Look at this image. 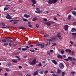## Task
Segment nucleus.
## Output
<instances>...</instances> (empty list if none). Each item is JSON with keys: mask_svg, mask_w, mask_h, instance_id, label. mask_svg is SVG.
<instances>
[{"mask_svg": "<svg viewBox=\"0 0 76 76\" xmlns=\"http://www.w3.org/2000/svg\"><path fill=\"white\" fill-rule=\"evenodd\" d=\"M37 60L35 59H34L33 60V61H32L31 62H29V64H30V65H34V64H35Z\"/></svg>", "mask_w": 76, "mask_h": 76, "instance_id": "nucleus-1", "label": "nucleus"}, {"mask_svg": "<svg viewBox=\"0 0 76 76\" xmlns=\"http://www.w3.org/2000/svg\"><path fill=\"white\" fill-rule=\"evenodd\" d=\"M59 67L60 69H63L64 68V64H63V63H61L59 64Z\"/></svg>", "mask_w": 76, "mask_h": 76, "instance_id": "nucleus-2", "label": "nucleus"}, {"mask_svg": "<svg viewBox=\"0 0 76 76\" xmlns=\"http://www.w3.org/2000/svg\"><path fill=\"white\" fill-rule=\"evenodd\" d=\"M45 45L44 44V43H42V44H38L36 46H38V47H40L41 46V48H43V47H44Z\"/></svg>", "mask_w": 76, "mask_h": 76, "instance_id": "nucleus-3", "label": "nucleus"}, {"mask_svg": "<svg viewBox=\"0 0 76 76\" xmlns=\"http://www.w3.org/2000/svg\"><path fill=\"white\" fill-rule=\"evenodd\" d=\"M57 37H58V38L60 39L61 40H62L63 39V38L61 37V35H60V33H58L57 34Z\"/></svg>", "mask_w": 76, "mask_h": 76, "instance_id": "nucleus-4", "label": "nucleus"}, {"mask_svg": "<svg viewBox=\"0 0 76 76\" xmlns=\"http://www.w3.org/2000/svg\"><path fill=\"white\" fill-rule=\"evenodd\" d=\"M52 62L53 63H54L55 65H57V61H56V60H52Z\"/></svg>", "mask_w": 76, "mask_h": 76, "instance_id": "nucleus-5", "label": "nucleus"}, {"mask_svg": "<svg viewBox=\"0 0 76 76\" xmlns=\"http://www.w3.org/2000/svg\"><path fill=\"white\" fill-rule=\"evenodd\" d=\"M69 28V26L67 25H66L64 27V29L65 31H67V29H68Z\"/></svg>", "mask_w": 76, "mask_h": 76, "instance_id": "nucleus-6", "label": "nucleus"}, {"mask_svg": "<svg viewBox=\"0 0 76 76\" xmlns=\"http://www.w3.org/2000/svg\"><path fill=\"white\" fill-rule=\"evenodd\" d=\"M57 57L58 58H61V59H62L63 58V57L61 55L59 54L58 56H57Z\"/></svg>", "mask_w": 76, "mask_h": 76, "instance_id": "nucleus-7", "label": "nucleus"}, {"mask_svg": "<svg viewBox=\"0 0 76 76\" xmlns=\"http://www.w3.org/2000/svg\"><path fill=\"white\" fill-rule=\"evenodd\" d=\"M65 51H66V52H69V53H70L71 52H72V50L70 49H66L65 50Z\"/></svg>", "mask_w": 76, "mask_h": 76, "instance_id": "nucleus-8", "label": "nucleus"}, {"mask_svg": "<svg viewBox=\"0 0 76 76\" xmlns=\"http://www.w3.org/2000/svg\"><path fill=\"white\" fill-rule=\"evenodd\" d=\"M38 72H39V71H37L36 72H34L33 73V76H35V75H38Z\"/></svg>", "mask_w": 76, "mask_h": 76, "instance_id": "nucleus-9", "label": "nucleus"}, {"mask_svg": "<svg viewBox=\"0 0 76 76\" xmlns=\"http://www.w3.org/2000/svg\"><path fill=\"white\" fill-rule=\"evenodd\" d=\"M24 16L25 18H29V17H30V15H27V14H24Z\"/></svg>", "mask_w": 76, "mask_h": 76, "instance_id": "nucleus-10", "label": "nucleus"}, {"mask_svg": "<svg viewBox=\"0 0 76 76\" xmlns=\"http://www.w3.org/2000/svg\"><path fill=\"white\" fill-rule=\"evenodd\" d=\"M68 59L69 60H70V61H72V60H73V58L71 56H69Z\"/></svg>", "mask_w": 76, "mask_h": 76, "instance_id": "nucleus-11", "label": "nucleus"}, {"mask_svg": "<svg viewBox=\"0 0 76 76\" xmlns=\"http://www.w3.org/2000/svg\"><path fill=\"white\" fill-rule=\"evenodd\" d=\"M71 17H72V15H69L67 18L68 20H70V19H71Z\"/></svg>", "mask_w": 76, "mask_h": 76, "instance_id": "nucleus-12", "label": "nucleus"}, {"mask_svg": "<svg viewBox=\"0 0 76 76\" xmlns=\"http://www.w3.org/2000/svg\"><path fill=\"white\" fill-rule=\"evenodd\" d=\"M28 49L26 48H22V50L23 51H26V50H28Z\"/></svg>", "mask_w": 76, "mask_h": 76, "instance_id": "nucleus-13", "label": "nucleus"}, {"mask_svg": "<svg viewBox=\"0 0 76 76\" xmlns=\"http://www.w3.org/2000/svg\"><path fill=\"white\" fill-rule=\"evenodd\" d=\"M12 63H18V61L16 59H13L12 60Z\"/></svg>", "mask_w": 76, "mask_h": 76, "instance_id": "nucleus-14", "label": "nucleus"}, {"mask_svg": "<svg viewBox=\"0 0 76 76\" xmlns=\"http://www.w3.org/2000/svg\"><path fill=\"white\" fill-rule=\"evenodd\" d=\"M57 73L58 74H60V73H61V70H60V69H57Z\"/></svg>", "mask_w": 76, "mask_h": 76, "instance_id": "nucleus-15", "label": "nucleus"}, {"mask_svg": "<svg viewBox=\"0 0 76 76\" xmlns=\"http://www.w3.org/2000/svg\"><path fill=\"white\" fill-rule=\"evenodd\" d=\"M28 26L30 27V28H32V25L31 24V22H28Z\"/></svg>", "mask_w": 76, "mask_h": 76, "instance_id": "nucleus-16", "label": "nucleus"}, {"mask_svg": "<svg viewBox=\"0 0 76 76\" xmlns=\"http://www.w3.org/2000/svg\"><path fill=\"white\" fill-rule=\"evenodd\" d=\"M72 13L73 15H74L75 16H76V12L75 11H72Z\"/></svg>", "mask_w": 76, "mask_h": 76, "instance_id": "nucleus-17", "label": "nucleus"}, {"mask_svg": "<svg viewBox=\"0 0 76 76\" xmlns=\"http://www.w3.org/2000/svg\"><path fill=\"white\" fill-rule=\"evenodd\" d=\"M38 19V18H37V17H35L33 18L32 19V21H33V22H34V21H35L36 20H37Z\"/></svg>", "mask_w": 76, "mask_h": 76, "instance_id": "nucleus-18", "label": "nucleus"}, {"mask_svg": "<svg viewBox=\"0 0 76 76\" xmlns=\"http://www.w3.org/2000/svg\"><path fill=\"white\" fill-rule=\"evenodd\" d=\"M9 9V7H6L4 8V10H8Z\"/></svg>", "mask_w": 76, "mask_h": 76, "instance_id": "nucleus-19", "label": "nucleus"}, {"mask_svg": "<svg viewBox=\"0 0 76 76\" xmlns=\"http://www.w3.org/2000/svg\"><path fill=\"white\" fill-rule=\"evenodd\" d=\"M74 31H75V32H76V29L74 28H72L71 30V32H74Z\"/></svg>", "mask_w": 76, "mask_h": 76, "instance_id": "nucleus-20", "label": "nucleus"}, {"mask_svg": "<svg viewBox=\"0 0 76 76\" xmlns=\"http://www.w3.org/2000/svg\"><path fill=\"white\" fill-rule=\"evenodd\" d=\"M52 0H49L48 3V4H51L52 3H53V2H52Z\"/></svg>", "mask_w": 76, "mask_h": 76, "instance_id": "nucleus-21", "label": "nucleus"}, {"mask_svg": "<svg viewBox=\"0 0 76 76\" xmlns=\"http://www.w3.org/2000/svg\"><path fill=\"white\" fill-rule=\"evenodd\" d=\"M57 0H52V3H57Z\"/></svg>", "mask_w": 76, "mask_h": 76, "instance_id": "nucleus-22", "label": "nucleus"}, {"mask_svg": "<svg viewBox=\"0 0 76 76\" xmlns=\"http://www.w3.org/2000/svg\"><path fill=\"white\" fill-rule=\"evenodd\" d=\"M6 18L8 19H9L10 20L12 19V17L8 16H6Z\"/></svg>", "mask_w": 76, "mask_h": 76, "instance_id": "nucleus-23", "label": "nucleus"}, {"mask_svg": "<svg viewBox=\"0 0 76 76\" xmlns=\"http://www.w3.org/2000/svg\"><path fill=\"white\" fill-rule=\"evenodd\" d=\"M46 25H48V26H50L51 25V23L49 22H47L46 23Z\"/></svg>", "mask_w": 76, "mask_h": 76, "instance_id": "nucleus-24", "label": "nucleus"}, {"mask_svg": "<svg viewBox=\"0 0 76 76\" xmlns=\"http://www.w3.org/2000/svg\"><path fill=\"white\" fill-rule=\"evenodd\" d=\"M38 71H40L39 73L40 74H43V70H39Z\"/></svg>", "mask_w": 76, "mask_h": 76, "instance_id": "nucleus-25", "label": "nucleus"}, {"mask_svg": "<svg viewBox=\"0 0 76 76\" xmlns=\"http://www.w3.org/2000/svg\"><path fill=\"white\" fill-rule=\"evenodd\" d=\"M18 28L20 29H25V28L22 27H19Z\"/></svg>", "mask_w": 76, "mask_h": 76, "instance_id": "nucleus-26", "label": "nucleus"}, {"mask_svg": "<svg viewBox=\"0 0 76 76\" xmlns=\"http://www.w3.org/2000/svg\"><path fill=\"white\" fill-rule=\"evenodd\" d=\"M31 1L33 4H36V1L35 0H32Z\"/></svg>", "mask_w": 76, "mask_h": 76, "instance_id": "nucleus-27", "label": "nucleus"}, {"mask_svg": "<svg viewBox=\"0 0 76 76\" xmlns=\"http://www.w3.org/2000/svg\"><path fill=\"white\" fill-rule=\"evenodd\" d=\"M46 35H44V37H45V38H47V37H48L49 36V35H47V34H45Z\"/></svg>", "mask_w": 76, "mask_h": 76, "instance_id": "nucleus-28", "label": "nucleus"}, {"mask_svg": "<svg viewBox=\"0 0 76 76\" xmlns=\"http://www.w3.org/2000/svg\"><path fill=\"white\" fill-rule=\"evenodd\" d=\"M52 45H52L51 46V47H53L54 46H56V43H53L52 44Z\"/></svg>", "mask_w": 76, "mask_h": 76, "instance_id": "nucleus-29", "label": "nucleus"}, {"mask_svg": "<svg viewBox=\"0 0 76 76\" xmlns=\"http://www.w3.org/2000/svg\"><path fill=\"white\" fill-rule=\"evenodd\" d=\"M23 21H24V22H27V21L28 20L27 19H26L25 18H23Z\"/></svg>", "mask_w": 76, "mask_h": 76, "instance_id": "nucleus-30", "label": "nucleus"}, {"mask_svg": "<svg viewBox=\"0 0 76 76\" xmlns=\"http://www.w3.org/2000/svg\"><path fill=\"white\" fill-rule=\"evenodd\" d=\"M2 42H6V40L5 39H4L2 40Z\"/></svg>", "mask_w": 76, "mask_h": 76, "instance_id": "nucleus-31", "label": "nucleus"}, {"mask_svg": "<svg viewBox=\"0 0 76 76\" xmlns=\"http://www.w3.org/2000/svg\"><path fill=\"white\" fill-rule=\"evenodd\" d=\"M52 41H54V40H55V36H53L52 37Z\"/></svg>", "mask_w": 76, "mask_h": 76, "instance_id": "nucleus-32", "label": "nucleus"}, {"mask_svg": "<svg viewBox=\"0 0 76 76\" xmlns=\"http://www.w3.org/2000/svg\"><path fill=\"white\" fill-rule=\"evenodd\" d=\"M11 65H12V64H11V63H9L7 64V66H11Z\"/></svg>", "mask_w": 76, "mask_h": 76, "instance_id": "nucleus-33", "label": "nucleus"}, {"mask_svg": "<svg viewBox=\"0 0 76 76\" xmlns=\"http://www.w3.org/2000/svg\"><path fill=\"white\" fill-rule=\"evenodd\" d=\"M70 74H72L73 75H74V74L75 73V72H70Z\"/></svg>", "mask_w": 76, "mask_h": 76, "instance_id": "nucleus-34", "label": "nucleus"}, {"mask_svg": "<svg viewBox=\"0 0 76 76\" xmlns=\"http://www.w3.org/2000/svg\"><path fill=\"white\" fill-rule=\"evenodd\" d=\"M36 9L37 11H40V9H39V8L36 7Z\"/></svg>", "mask_w": 76, "mask_h": 76, "instance_id": "nucleus-35", "label": "nucleus"}, {"mask_svg": "<svg viewBox=\"0 0 76 76\" xmlns=\"http://www.w3.org/2000/svg\"><path fill=\"white\" fill-rule=\"evenodd\" d=\"M65 75V72H62V76H64Z\"/></svg>", "mask_w": 76, "mask_h": 76, "instance_id": "nucleus-36", "label": "nucleus"}, {"mask_svg": "<svg viewBox=\"0 0 76 76\" xmlns=\"http://www.w3.org/2000/svg\"><path fill=\"white\" fill-rule=\"evenodd\" d=\"M42 66V64L41 63H39L38 64V66Z\"/></svg>", "mask_w": 76, "mask_h": 76, "instance_id": "nucleus-37", "label": "nucleus"}, {"mask_svg": "<svg viewBox=\"0 0 76 76\" xmlns=\"http://www.w3.org/2000/svg\"><path fill=\"white\" fill-rule=\"evenodd\" d=\"M36 26L37 28H39V25H38L36 24Z\"/></svg>", "mask_w": 76, "mask_h": 76, "instance_id": "nucleus-38", "label": "nucleus"}, {"mask_svg": "<svg viewBox=\"0 0 76 76\" xmlns=\"http://www.w3.org/2000/svg\"><path fill=\"white\" fill-rule=\"evenodd\" d=\"M5 70L7 72H9V71H10V70L9 69H8V68H6Z\"/></svg>", "mask_w": 76, "mask_h": 76, "instance_id": "nucleus-39", "label": "nucleus"}, {"mask_svg": "<svg viewBox=\"0 0 76 76\" xmlns=\"http://www.w3.org/2000/svg\"><path fill=\"white\" fill-rule=\"evenodd\" d=\"M1 25H2V26H6V25L4 24V23H1Z\"/></svg>", "mask_w": 76, "mask_h": 76, "instance_id": "nucleus-40", "label": "nucleus"}, {"mask_svg": "<svg viewBox=\"0 0 76 76\" xmlns=\"http://www.w3.org/2000/svg\"><path fill=\"white\" fill-rule=\"evenodd\" d=\"M70 43H71V45H73V43H74V42L72 41V40H70Z\"/></svg>", "mask_w": 76, "mask_h": 76, "instance_id": "nucleus-41", "label": "nucleus"}, {"mask_svg": "<svg viewBox=\"0 0 76 76\" xmlns=\"http://www.w3.org/2000/svg\"><path fill=\"white\" fill-rule=\"evenodd\" d=\"M13 46L14 47H16L17 45V44H15L14 43L12 44Z\"/></svg>", "mask_w": 76, "mask_h": 76, "instance_id": "nucleus-42", "label": "nucleus"}, {"mask_svg": "<svg viewBox=\"0 0 76 76\" xmlns=\"http://www.w3.org/2000/svg\"><path fill=\"white\" fill-rule=\"evenodd\" d=\"M72 35H75V36H76V33H72Z\"/></svg>", "mask_w": 76, "mask_h": 76, "instance_id": "nucleus-43", "label": "nucleus"}, {"mask_svg": "<svg viewBox=\"0 0 76 76\" xmlns=\"http://www.w3.org/2000/svg\"><path fill=\"white\" fill-rule=\"evenodd\" d=\"M48 71L46 70V71H45L44 73H45V74H47V73H48Z\"/></svg>", "mask_w": 76, "mask_h": 76, "instance_id": "nucleus-44", "label": "nucleus"}, {"mask_svg": "<svg viewBox=\"0 0 76 76\" xmlns=\"http://www.w3.org/2000/svg\"><path fill=\"white\" fill-rule=\"evenodd\" d=\"M6 28L7 29H9V28H11V27L10 26H7L6 27Z\"/></svg>", "mask_w": 76, "mask_h": 76, "instance_id": "nucleus-45", "label": "nucleus"}, {"mask_svg": "<svg viewBox=\"0 0 76 76\" xmlns=\"http://www.w3.org/2000/svg\"><path fill=\"white\" fill-rule=\"evenodd\" d=\"M64 60H65V61H68L69 60V59L68 58H66V59H64Z\"/></svg>", "mask_w": 76, "mask_h": 76, "instance_id": "nucleus-46", "label": "nucleus"}, {"mask_svg": "<svg viewBox=\"0 0 76 76\" xmlns=\"http://www.w3.org/2000/svg\"><path fill=\"white\" fill-rule=\"evenodd\" d=\"M61 54H64V51L63 50H61Z\"/></svg>", "mask_w": 76, "mask_h": 76, "instance_id": "nucleus-47", "label": "nucleus"}, {"mask_svg": "<svg viewBox=\"0 0 76 76\" xmlns=\"http://www.w3.org/2000/svg\"><path fill=\"white\" fill-rule=\"evenodd\" d=\"M30 51H31V52H34L35 50L34 49L33 50H30Z\"/></svg>", "mask_w": 76, "mask_h": 76, "instance_id": "nucleus-48", "label": "nucleus"}, {"mask_svg": "<svg viewBox=\"0 0 76 76\" xmlns=\"http://www.w3.org/2000/svg\"><path fill=\"white\" fill-rule=\"evenodd\" d=\"M35 13H39V14H40V12H39V11H35Z\"/></svg>", "mask_w": 76, "mask_h": 76, "instance_id": "nucleus-49", "label": "nucleus"}, {"mask_svg": "<svg viewBox=\"0 0 76 76\" xmlns=\"http://www.w3.org/2000/svg\"><path fill=\"white\" fill-rule=\"evenodd\" d=\"M53 76H58V75L57 74H52Z\"/></svg>", "mask_w": 76, "mask_h": 76, "instance_id": "nucleus-50", "label": "nucleus"}, {"mask_svg": "<svg viewBox=\"0 0 76 76\" xmlns=\"http://www.w3.org/2000/svg\"><path fill=\"white\" fill-rule=\"evenodd\" d=\"M17 23V21H15L13 23L14 25H15V24H16Z\"/></svg>", "mask_w": 76, "mask_h": 76, "instance_id": "nucleus-51", "label": "nucleus"}, {"mask_svg": "<svg viewBox=\"0 0 76 76\" xmlns=\"http://www.w3.org/2000/svg\"><path fill=\"white\" fill-rule=\"evenodd\" d=\"M5 39L6 40V39H9V37H5Z\"/></svg>", "mask_w": 76, "mask_h": 76, "instance_id": "nucleus-52", "label": "nucleus"}, {"mask_svg": "<svg viewBox=\"0 0 76 76\" xmlns=\"http://www.w3.org/2000/svg\"><path fill=\"white\" fill-rule=\"evenodd\" d=\"M13 21H15V20H11L9 21V22H13Z\"/></svg>", "mask_w": 76, "mask_h": 76, "instance_id": "nucleus-53", "label": "nucleus"}, {"mask_svg": "<svg viewBox=\"0 0 76 76\" xmlns=\"http://www.w3.org/2000/svg\"><path fill=\"white\" fill-rule=\"evenodd\" d=\"M72 55H75V53H74V51H72Z\"/></svg>", "mask_w": 76, "mask_h": 76, "instance_id": "nucleus-54", "label": "nucleus"}, {"mask_svg": "<svg viewBox=\"0 0 76 76\" xmlns=\"http://www.w3.org/2000/svg\"><path fill=\"white\" fill-rule=\"evenodd\" d=\"M10 6H11L10 5H9V4L5 5V6L6 7H8V6L10 7Z\"/></svg>", "mask_w": 76, "mask_h": 76, "instance_id": "nucleus-55", "label": "nucleus"}, {"mask_svg": "<svg viewBox=\"0 0 76 76\" xmlns=\"http://www.w3.org/2000/svg\"><path fill=\"white\" fill-rule=\"evenodd\" d=\"M4 45H9V44H8V43H4Z\"/></svg>", "mask_w": 76, "mask_h": 76, "instance_id": "nucleus-56", "label": "nucleus"}, {"mask_svg": "<svg viewBox=\"0 0 76 76\" xmlns=\"http://www.w3.org/2000/svg\"><path fill=\"white\" fill-rule=\"evenodd\" d=\"M42 63H43V64H45V61H42Z\"/></svg>", "mask_w": 76, "mask_h": 76, "instance_id": "nucleus-57", "label": "nucleus"}, {"mask_svg": "<svg viewBox=\"0 0 76 76\" xmlns=\"http://www.w3.org/2000/svg\"><path fill=\"white\" fill-rule=\"evenodd\" d=\"M54 19L55 20H57V19L56 18H54Z\"/></svg>", "mask_w": 76, "mask_h": 76, "instance_id": "nucleus-58", "label": "nucleus"}, {"mask_svg": "<svg viewBox=\"0 0 76 76\" xmlns=\"http://www.w3.org/2000/svg\"><path fill=\"white\" fill-rule=\"evenodd\" d=\"M47 64H45L43 66V67H44L46 66H47Z\"/></svg>", "mask_w": 76, "mask_h": 76, "instance_id": "nucleus-59", "label": "nucleus"}, {"mask_svg": "<svg viewBox=\"0 0 76 76\" xmlns=\"http://www.w3.org/2000/svg\"><path fill=\"white\" fill-rule=\"evenodd\" d=\"M73 60L74 62H75V61L76 60V59L75 58H74L73 59Z\"/></svg>", "mask_w": 76, "mask_h": 76, "instance_id": "nucleus-60", "label": "nucleus"}, {"mask_svg": "<svg viewBox=\"0 0 76 76\" xmlns=\"http://www.w3.org/2000/svg\"><path fill=\"white\" fill-rule=\"evenodd\" d=\"M9 45L10 46V47H11L12 45H11V42H10L9 44Z\"/></svg>", "mask_w": 76, "mask_h": 76, "instance_id": "nucleus-61", "label": "nucleus"}, {"mask_svg": "<svg viewBox=\"0 0 76 76\" xmlns=\"http://www.w3.org/2000/svg\"><path fill=\"white\" fill-rule=\"evenodd\" d=\"M19 75L20 76H21V75H22V72H20L19 73Z\"/></svg>", "mask_w": 76, "mask_h": 76, "instance_id": "nucleus-62", "label": "nucleus"}, {"mask_svg": "<svg viewBox=\"0 0 76 76\" xmlns=\"http://www.w3.org/2000/svg\"><path fill=\"white\" fill-rule=\"evenodd\" d=\"M63 57H64V58H66V55H63Z\"/></svg>", "mask_w": 76, "mask_h": 76, "instance_id": "nucleus-63", "label": "nucleus"}, {"mask_svg": "<svg viewBox=\"0 0 76 76\" xmlns=\"http://www.w3.org/2000/svg\"><path fill=\"white\" fill-rule=\"evenodd\" d=\"M19 69H22V66H19Z\"/></svg>", "mask_w": 76, "mask_h": 76, "instance_id": "nucleus-64", "label": "nucleus"}]
</instances>
